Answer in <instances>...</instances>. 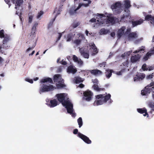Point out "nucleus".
Masks as SVG:
<instances>
[{
	"label": "nucleus",
	"mask_w": 154,
	"mask_h": 154,
	"mask_svg": "<svg viewBox=\"0 0 154 154\" xmlns=\"http://www.w3.org/2000/svg\"><path fill=\"white\" fill-rule=\"evenodd\" d=\"M58 100L62 103L63 105L66 108L67 112L69 113L72 112L73 104L69 101L65 100V97L64 94L61 93L56 95Z\"/></svg>",
	"instance_id": "nucleus-1"
},
{
	"label": "nucleus",
	"mask_w": 154,
	"mask_h": 154,
	"mask_svg": "<svg viewBox=\"0 0 154 154\" xmlns=\"http://www.w3.org/2000/svg\"><path fill=\"white\" fill-rule=\"evenodd\" d=\"M111 95L108 94L107 95L104 96L103 94H99L96 96V98L97 99L100 100H96L94 103V106H98L103 104L104 103H106L107 101L111 98Z\"/></svg>",
	"instance_id": "nucleus-2"
},
{
	"label": "nucleus",
	"mask_w": 154,
	"mask_h": 154,
	"mask_svg": "<svg viewBox=\"0 0 154 154\" xmlns=\"http://www.w3.org/2000/svg\"><path fill=\"white\" fill-rule=\"evenodd\" d=\"M111 8L112 9L114 15H117L120 14L122 11V4L119 2H117L111 5Z\"/></svg>",
	"instance_id": "nucleus-3"
},
{
	"label": "nucleus",
	"mask_w": 154,
	"mask_h": 154,
	"mask_svg": "<svg viewBox=\"0 0 154 154\" xmlns=\"http://www.w3.org/2000/svg\"><path fill=\"white\" fill-rule=\"evenodd\" d=\"M54 89H56V88L52 85H47L43 84L42 87L40 89L39 92L41 94L45 92L51 91H53Z\"/></svg>",
	"instance_id": "nucleus-4"
},
{
	"label": "nucleus",
	"mask_w": 154,
	"mask_h": 154,
	"mask_svg": "<svg viewBox=\"0 0 154 154\" xmlns=\"http://www.w3.org/2000/svg\"><path fill=\"white\" fill-rule=\"evenodd\" d=\"M4 38V39L3 41V44L1 45H0V51L1 52L2 51L1 50L2 48L6 49H8L10 47L8 45H7L8 43L10 40V36L9 35L6 34Z\"/></svg>",
	"instance_id": "nucleus-5"
},
{
	"label": "nucleus",
	"mask_w": 154,
	"mask_h": 154,
	"mask_svg": "<svg viewBox=\"0 0 154 154\" xmlns=\"http://www.w3.org/2000/svg\"><path fill=\"white\" fill-rule=\"evenodd\" d=\"M84 1H88V3H80L77 8L75 9L74 11H70V13L71 14H74L76 13V11L79 9L82 6H84L85 7H87L89 6V5L90 4L91 2L90 0H83Z\"/></svg>",
	"instance_id": "nucleus-6"
},
{
	"label": "nucleus",
	"mask_w": 154,
	"mask_h": 154,
	"mask_svg": "<svg viewBox=\"0 0 154 154\" xmlns=\"http://www.w3.org/2000/svg\"><path fill=\"white\" fill-rule=\"evenodd\" d=\"M38 25V23H35L32 27V31L30 33H29L28 35V37L29 38L31 39H33L35 36V32L36 30V27Z\"/></svg>",
	"instance_id": "nucleus-7"
},
{
	"label": "nucleus",
	"mask_w": 154,
	"mask_h": 154,
	"mask_svg": "<svg viewBox=\"0 0 154 154\" xmlns=\"http://www.w3.org/2000/svg\"><path fill=\"white\" fill-rule=\"evenodd\" d=\"M145 77V75L143 73H137L134 78V82L140 81Z\"/></svg>",
	"instance_id": "nucleus-8"
},
{
	"label": "nucleus",
	"mask_w": 154,
	"mask_h": 154,
	"mask_svg": "<svg viewBox=\"0 0 154 154\" xmlns=\"http://www.w3.org/2000/svg\"><path fill=\"white\" fill-rule=\"evenodd\" d=\"M81 55L84 58L88 59L89 57V54L88 49L84 48H82L79 49Z\"/></svg>",
	"instance_id": "nucleus-9"
},
{
	"label": "nucleus",
	"mask_w": 154,
	"mask_h": 154,
	"mask_svg": "<svg viewBox=\"0 0 154 154\" xmlns=\"http://www.w3.org/2000/svg\"><path fill=\"white\" fill-rule=\"evenodd\" d=\"M78 137L87 144H91V141L88 137L80 132L78 133Z\"/></svg>",
	"instance_id": "nucleus-10"
},
{
	"label": "nucleus",
	"mask_w": 154,
	"mask_h": 154,
	"mask_svg": "<svg viewBox=\"0 0 154 154\" xmlns=\"http://www.w3.org/2000/svg\"><path fill=\"white\" fill-rule=\"evenodd\" d=\"M84 97L83 99L87 101H90L91 99L93 93L90 91H86L83 93Z\"/></svg>",
	"instance_id": "nucleus-11"
},
{
	"label": "nucleus",
	"mask_w": 154,
	"mask_h": 154,
	"mask_svg": "<svg viewBox=\"0 0 154 154\" xmlns=\"http://www.w3.org/2000/svg\"><path fill=\"white\" fill-rule=\"evenodd\" d=\"M53 80L54 82H57L58 83L64 82V80L62 79L61 75L59 74L55 75L53 77Z\"/></svg>",
	"instance_id": "nucleus-12"
},
{
	"label": "nucleus",
	"mask_w": 154,
	"mask_h": 154,
	"mask_svg": "<svg viewBox=\"0 0 154 154\" xmlns=\"http://www.w3.org/2000/svg\"><path fill=\"white\" fill-rule=\"evenodd\" d=\"M137 110L139 113L140 114H143V116H146L147 117H149V114L147 112V110L145 107L137 109Z\"/></svg>",
	"instance_id": "nucleus-13"
},
{
	"label": "nucleus",
	"mask_w": 154,
	"mask_h": 154,
	"mask_svg": "<svg viewBox=\"0 0 154 154\" xmlns=\"http://www.w3.org/2000/svg\"><path fill=\"white\" fill-rule=\"evenodd\" d=\"M152 88H154V87L152 88H148V86H146L144 89L141 91V94L143 95H146L149 94L152 91Z\"/></svg>",
	"instance_id": "nucleus-14"
},
{
	"label": "nucleus",
	"mask_w": 154,
	"mask_h": 154,
	"mask_svg": "<svg viewBox=\"0 0 154 154\" xmlns=\"http://www.w3.org/2000/svg\"><path fill=\"white\" fill-rule=\"evenodd\" d=\"M47 104L51 107H54L57 105V101L55 99L47 101Z\"/></svg>",
	"instance_id": "nucleus-15"
},
{
	"label": "nucleus",
	"mask_w": 154,
	"mask_h": 154,
	"mask_svg": "<svg viewBox=\"0 0 154 154\" xmlns=\"http://www.w3.org/2000/svg\"><path fill=\"white\" fill-rule=\"evenodd\" d=\"M125 29V27L123 26L118 30L117 33V35L118 38H120L124 34V31Z\"/></svg>",
	"instance_id": "nucleus-16"
},
{
	"label": "nucleus",
	"mask_w": 154,
	"mask_h": 154,
	"mask_svg": "<svg viewBox=\"0 0 154 154\" xmlns=\"http://www.w3.org/2000/svg\"><path fill=\"white\" fill-rule=\"evenodd\" d=\"M91 73L95 76H99L102 74V72L98 69L91 70L89 71Z\"/></svg>",
	"instance_id": "nucleus-17"
},
{
	"label": "nucleus",
	"mask_w": 154,
	"mask_h": 154,
	"mask_svg": "<svg viewBox=\"0 0 154 154\" xmlns=\"http://www.w3.org/2000/svg\"><path fill=\"white\" fill-rule=\"evenodd\" d=\"M144 20L142 19H140L139 20L136 21H131V23L132 24V26L133 27H134L140 25L143 23Z\"/></svg>",
	"instance_id": "nucleus-18"
},
{
	"label": "nucleus",
	"mask_w": 154,
	"mask_h": 154,
	"mask_svg": "<svg viewBox=\"0 0 154 154\" xmlns=\"http://www.w3.org/2000/svg\"><path fill=\"white\" fill-rule=\"evenodd\" d=\"M140 56L139 54L132 56L131 58V61L132 63H135L139 60Z\"/></svg>",
	"instance_id": "nucleus-19"
},
{
	"label": "nucleus",
	"mask_w": 154,
	"mask_h": 154,
	"mask_svg": "<svg viewBox=\"0 0 154 154\" xmlns=\"http://www.w3.org/2000/svg\"><path fill=\"white\" fill-rule=\"evenodd\" d=\"M74 66L71 65L69 66L67 69V72L73 74L75 73L77 71V70L76 68H74Z\"/></svg>",
	"instance_id": "nucleus-20"
},
{
	"label": "nucleus",
	"mask_w": 154,
	"mask_h": 154,
	"mask_svg": "<svg viewBox=\"0 0 154 154\" xmlns=\"http://www.w3.org/2000/svg\"><path fill=\"white\" fill-rule=\"evenodd\" d=\"M128 38L129 39L135 38L137 37V35L136 32H132L129 33L128 35Z\"/></svg>",
	"instance_id": "nucleus-21"
},
{
	"label": "nucleus",
	"mask_w": 154,
	"mask_h": 154,
	"mask_svg": "<svg viewBox=\"0 0 154 154\" xmlns=\"http://www.w3.org/2000/svg\"><path fill=\"white\" fill-rule=\"evenodd\" d=\"M124 11L126 13L123 14V15L120 18L121 21H123L125 18H128L130 16L129 11V10L128 9H125Z\"/></svg>",
	"instance_id": "nucleus-22"
},
{
	"label": "nucleus",
	"mask_w": 154,
	"mask_h": 154,
	"mask_svg": "<svg viewBox=\"0 0 154 154\" xmlns=\"http://www.w3.org/2000/svg\"><path fill=\"white\" fill-rule=\"evenodd\" d=\"M12 2L15 4L16 6H20L23 2V0H11Z\"/></svg>",
	"instance_id": "nucleus-23"
},
{
	"label": "nucleus",
	"mask_w": 154,
	"mask_h": 154,
	"mask_svg": "<svg viewBox=\"0 0 154 154\" xmlns=\"http://www.w3.org/2000/svg\"><path fill=\"white\" fill-rule=\"evenodd\" d=\"M41 82L42 83L48 82L51 84H53V81L51 78L49 77L46 78L41 80Z\"/></svg>",
	"instance_id": "nucleus-24"
},
{
	"label": "nucleus",
	"mask_w": 154,
	"mask_h": 154,
	"mask_svg": "<svg viewBox=\"0 0 154 154\" xmlns=\"http://www.w3.org/2000/svg\"><path fill=\"white\" fill-rule=\"evenodd\" d=\"M113 70L112 69H107L106 70L105 74L107 78L109 79L111 76Z\"/></svg>",
	"instance_id": "nucleus-25"
},
{
	"label": "nucleus",
	"mask_w": 154,
	"mask_h": 154,
	"mask_svg": "<svg viewBox=\"0 0 154 154\" xmlns=\"http://www.w3.org/2000/svg\"><path fill=\"white\" fill-rule=\"evenodd\" d=\"M93 88L97 91H104L105 89L104 88H100L97 85L94 84L92 87Z\"/></svg>",
	"instance_id": "nucleus-26"
},
{
	"label": "nucleus",
	"mask_w": 154,
	"mask_h": 154,
	"mask_svg": "<svg viewBox=\"0 0 154 154\" xmlns=\"http://www.w3.org/2000/svg\"><path fill=\"white\" fill-rule=\"evenodd\" d=\"M56 86L57 89H60L66 87V85L63 83H58V84L56 83Z\"/></svg>",
	"instance_id": "nucleus-27"
},
{
	"label": "nucleus",
	"mask_w": 154,
	"mask_h": 154,
	"mask_svg": "<svg viewBox=\"0 0 154 154\" xmlns=\"http://www.w3.org/2000/svg\"><path fill=\"white\" fill-rule=\"evenodd\" d=\"M75 82L76 83L82 82L84 81L82 78L79 77H75Z\"/></svg>",
	"instance_id": "nucleus-28"
},
{
	"label": "nucleus",
	"mask_w": 154,
	"mask_h": 154,
	"mask_svg": "<svg viewBox=\"0 0 154 154\" xmlns=\"http://www.w3.org/2000/svg\"><path fill=\"white\" fill-rule=\"evenodd\" d=\"M106 22L108 23H115V21L113 17H109L106 20Z\"/></svg>",
	"instance_id": "nucleus-29"
},
{
	"label": "nucleus",
	"mask_w": 154,
	"mask_h": 154,
	"mask_svg": "<svg viewBox=\"0 0 154 154\" xmlns=\"http://www.w3.org/2000/svg\"><path fill=\"white\" fill-rule=\"evenodd\" d=\"M131 6L130 2L129 1L126 0L125 1V8H129Z\"/></svg>",
	"instance_id": "nucleus-30"
},
{
	"label": "nucleus",
	"mask_w": 154,
	"mask_h": 154,
	"mask_svg": "<svg viewBox=\"0 0 154 154\" xmlns=\"http://www.w3.org/2000/svg\"><path fill=\"white\" fill-rule=\"evenodd\" d=\"M144 49H145V47L143 46H142L140 48V49H138L137 50L135 51L134 52V53H138L139 52H143L144 51Z\"/></svg>",
	"instance_id": "nucleus-31"
},
{
	"label": "nucleus",
	"mask_w": 154,
	"mask_h": 154,
	"mask_svg": "<svg viewBox=\"0 0 154 154\" xmlns=\"http://www.w3.org/2000/svg\"><path fill=\"white\" fill-rule=\"evenodd\" d=\"M77 122L79 125V128H80L83 125L82 119L81 117H79L77 119Z\"/></svg>",
	"instance_id": "nucleus-32"
},
{
	"label": "nucleus",
	"mask_w": 154,
	"mask_h": 154,
	"mask_svg": "<svg viewBox=\"0 0 154 154\" xmlns=\"http://www.w3.org/2000/svg\"><path fill=\"white\" fill-rule=\"evenodd\" d=\"M153 17L151 14H148L145 17V20L146 21H149L151 18Z\"/></svg>",
	"instance_id": "nucleus-33"
},
{
	"label": "nucleus",
	"mask_w": 154,
	"mask_h": 154,
	"mask_svg": "<svg viewBox=\"0 0 154 154\" xmlns=\"http://www.w3.org/2000/svg\"><path fill=\"white\" fill-rule=\"evenodd\" d=\"M148 105L152 109H154V102L150 101L148 102Z\"/></svg>",
	"instance_id": "nucleus-34"
},
{
	"label": "nucleus",
	"mask_w": 154,
	"mask_h": 154,
	"mask_svg": "<svg viewBox=\"0 0 154 154\" xmlns=\"http://www.w3.org/2000/svg\"><path fill=\"white\" fill-rule=\"evenodd\" d=\"M57 14L55 16L54 18L53 19V20L52 22H51L49 23V24H48V28H50L51 27V26L53 25V22L55 21V19L56 18L57 16Z\"/></svg>",
	"instance_id": "nucleus-35"
},
{
	"label": "nucleus",
	"mask_w": 154,
	"mask_h": 154,
	"mask_svg": "<svg viewBox=\"0 0 154 154\" xmlns=\"http://www.w3.org/2000/svg\"><path fill=\"white\" fill-rule=\"evenodd\" d=\"M34 16L33 15H30L29 16V18H28V23H32V19L33 18V17Z\"/></svg>",
	"instance_id": "nucleus-36"
},
{
	"label": "nucleus",
	"mask_w": 154,
	"mask_h": 154,
	"mask_svg": "<svg viewBox=\"0 0 154 154\" xmlns=\"http://www.w3.org/2000/svg\"><path fill=\"white\" fill-rule=\"evenodd\" d=\"M81 42V40L79 39H77L74 40V43L76 45H79L80 44Z\"/></svg>",
	"instance_id": "nucleus-37"
},
{
	"label": "nucleus",
	"mask_w": 154,
	"mask_h": 154,
	"mask_svg": "<svg viewBox=\"0 0 154 154\" xmlns=\"http://www.w3.org/2000/svg\"><path fill=\"white\" fill-rule=\"evenodd\" d=\"M5 36L4 34V30L3 29L0 30V38H2Z\"/></svg>",
	"instance_id": "nucleus-38"
},
{
	"label": "nucleus",
	"mask_w": 154,
	"mask_h": 154,
	"mask_svg": "<svg viewBox=\"0 0 154 154\" xmlns=\"http://www.w3.org/2000/svg\"><path fill=\"white\" fill-rule=\"evenodd\" d=\"M72 39V35L70 34L68 35L67 36V41H69Z\"/></svg>",
	"instance_id": "nucleus-39"
},
{
	"label": "nucleus",
	"mask_w": 154,
	"mask_h": 154,
	"mask_svg": "<svg viewBox=\"0 0 154 154\" xmlns=\"http://www.w3.org/2000/svg\"><path fill=\"white\" fill-rule=\"evenodd\" d=\"M92 49L93 50V51L94 52L92 53L93 55H95L98 52V51L96 47Z\"/></svg>",
	"instance_id": "nucleus-40"
},
{
	"label": "nucleus",
	"mask_w": 154,
	"mask_h": 154,
	"mask_svg": "<svg viewBox=\"0 0 154 154\" xmlns=\"http://www.w3.org/2000/svg\"><path fill=\"white\" fill-rule=\"evenodd\" d=\"M44 12L43 11H41L40 12H39L37 16V18H39L43 14Z\"/></svg>",
	"instance_id": "nucleus-41"
},
{
	"label": "nucleus",
	"mask_w": 154,
	"mask_h": 154,
	"mask_svg": "<svg viewBox=\"0 0 154 154\" xmlns=\"http://www.w3.org/2000/svg\"><path fill=\"white\" fill-rule=\"evenodd\" d=\"M35 45H36L35 43H34L32 47H29V48H28L26 50V51L28 52L30 50L32 49L33 48H34L35 47Z\"/></svg>",
	"instance_id": "nucleus-42"
},
{
	"label": "nucleus",
	"mask_w": 154,
	"mask_h": 154,
	"mask_svg": "<svg viewBox=\"0 0 154 154\" xmlns=\"http://www.w3.org/2000/svg\"><path fill=\"white\" fill-rule=\"evenodd\" d=\"M72 59L73 61L76 62H77L79 60L77 57L75 55H73Z\"/></svg>",
	"instance_id": "nucleus-43"
},
{
	"label": "nucleus",
	"mask_w": 154,
	"mask_h": 154,
	"mask_svg": "<svg viewBox=\"0 0 154 154\" xmlns=\"http://www.w3.org/2000/svg\"><path fill=\"white\" fill-rule=\"evenodd\" d=\"M80 24V23L79 22L74 23L72 24V26L73 28H75L77 27Z\"/></svg>",
	"instance_id": "nucleus-44"
},
{
	"label": "nucleus",
	"mask_w": 154,
	"mask_h": 154,
	"mask_svg": "<svg viewBox=\"0 0 154 154\" xmlns=\"http://www.w3.org/2000/svg\"><path fill=\"white\" fill-rule=\"evenodd\" d=\"M131 31V29L130 28H128L127 29L126 31L124 33L125 35L128 34L129 33H130V32Z\"/></svg>",
	"instance_id": "nucleus-45"
},
{
	"label": "nucleus",
	"mask_w": 154,
	"mask_h": 154,
	"mask_svg": "<svg viewBox=\"0 0 154 154\" xmlns=\"http://www.w3.org/2000/svg\"><path fill=\"white\" fill-rule=\"evenodd\" d=\"M77 62L80 66H82L83 63V61H82L80 59H79Z\"/></svg>",
	"instance_id": "nucleus-46"
},
{
	"label": "nucleus",
	"mask_w": 154,
	"mask_h": 154,
	"mask_svg": "<svg viewBox=\"0 0 154 154\" xmlns=\"http://www.w3.org/2000/svg\"><path fill=\"white\" fill-rule=\"evenodd\" d=\"M142 68L143 70H147L148 69V68L146 67V64H143L142 66Z\"/></svg>",
	"instance_id": "nucleus-47"
},
{
	"label": "nucleus",
	"mask_w": 154,
	"mask_h": 154,
	"mask_svg": "<svg viewBox=\"0 0 154 154\" xmlns=\"http://www.w3.org/2000/svg\"><path fill=\"white\" fill-rule=\"evenodd\" d=\"M59 36L57 38V39L56 40V42L58 41L60 39L62 35V33H59Z\"/></svg>",
	"instance_id": "nucleus-48"
},
{
	"label": "nucleus",
	"mask_w": 154,
	"mask_h": 154,
	"mask_svg": "<svg viewBox=\"0 0 154 154\" xmlns=\"http://www.w3.org/2000/svg\"><path fill=\"white\" fill-rule=\"evenodd\" d=\"M106 65V62H103L102 63H100L99 64V66L100 67H105Z\"/></svg>",
	"instance_id": "nucleus-49"
},
{
	"label": "nucleus",
	"mask_w": 154,
	"mask_h": 154,
	"mask_svg": "<svg viewBox=\"0 0 154 154\" xmlns=\"http://www.w3.org/2000/svg\"><path fill=\"white\" fill-rule=\"evenodd\" d=\"M148 69L149 71H151L154 69V65L152 66H149L148 67Z\"/></svg>",
	"instance_id": "nucleus-50"
},
{
	"label": "nucleus",
	"mask_w": 154,
	"mask_h": 154,
	"mask_svg": "<svg viewBox=\"0 0 154 154\" xmlns=\"http://www.w3.org/2000/svg\"><path fill=\"white\" fill-rule=\"evenodd\" d=\"M90 46L92 49H93L96 46L94 42L91 43V45H90Z\"/></svg>",
	"instance_id": "nucleus-51"
},
{
	"label": "nucleus",
	"mask_w": 154,
	"mask_h": 154,
	"mask_svg": "<svg viewBox=\"0 0 154 154\" xmlns=\"http://www.w3.org/2000/svg\"><path fill=\"white\" fill-rule=\"evenodd\" d=\"M142 40L143 38H140L138 39L135 41L134 43L136 44H137Z\"/></svg>",
	"instance_id": "nucleus-52"
},
{
	"label": "nucleus",
	"mask_w": 154,
	"mask_h": 154,
	"mask_svg": "<svg viewBox=\"0 0 154 154\" xmlns=\"http://www.w3.org/2000/svg\"><path fill=\"white\" fill-rule=\"evenodd\" d=\"M73 134H78V133L79 132H78V129H75L73 130Z\"/></svg>",
	"instance_id": "nucleus-53"
},
{
	"label": "nucleus",
	"mask_w": 154,
	"mask_h": 154,
	"mask_svg": "<svg viewBox=\"0 0 154 154\" xmlns=\"http://www.w3.org/2000/svg\"><path fill=\"white\" fill-rule=\"evenodd\" d=\"M154 85L153 82H151L150 84L146 86H148V88H151V87Z\"/></svg>",
	"instance_id": "nucleus-54"
},
{
	"label": "nucleus",
	"mask_w": 154,
	"mask_h": 154,
	"mask_svg": "<svg viewBox=\"0 0 154 154\" xmlns=\"http://www.w3.org/2000/svg\"><path fill=\"white\" fill-rule=\"evenodd\" d=\"M5 2L8 5L9 7V8L11 6V4L10 1L9 0H5Z\"/></svg>",
	"instance_id": "nucleus-55"
},
{
	"label": "nucleus",
	"mask_w": 154,
	"mask_h": 154,
	"mask_svg": "<svg viewBox=\"0 0 154 154\" xmlns=\"http://www.w3.org/2000/svg\"><path fill=\"white\" fill-rule=\"evenodd\" d=\"M60 63L63 65H66L67 64V62L63 60L60 62Z\"/></svg>",
	"instance_id": "nucleus-56"
},
{
	"label": "nucleus",
	"mask_w": 154,
	"mask_h": 154,
	"mask_svg": "<svg viewBox=\"0 0 154 154\" xmlns=\"http://www.w3.org/2000/svg\"><path fill=\"white\" fill-rule=\"evenodd\" d=\"M96 16H99L100 18H101L104 16V15L103 14H99V13H97L96 14Z\"/></svg>",
	"instance_id": "nucleus-57"
},
{
	"label": "nucleus",
	"mask_w": 154,
	"mask_h": 154,
	"mask_svg": "<svg viewBox=\"0 0 154 154\" xmlns=\"http://www.w3.org/2000/svg\"><path fill=\"white\" fill-rule=\"evenodd\" d=\"M125 70V69H123L122 70L120 71H119L117 72V75H121L122 74V73L123 72H124Z\"/></svg>",
	"instance_id": "nucleus-58"
},
{
	"label": "nucleus",
	"mask_w": 154,
	"mask_h": 154,
	"mask_svg": "<svg viewBox=\"0 0 154 154\" xmlns=\"http://www.w3.org/2000/svg\"><path fill=\"white\" fill-rule=\"evenodd\" d=\"M150 21V22L154 26V16H153V17L151 18Z\"/></svg>",
	"instance_id": "nucleus-59"
},
{
	"label": "nucleus",
	"mask_w": 154,
	"mask_h": 154,
	"mask_svg": "<svg viewBox=\"0 0 154 154\" xmlns=\"http://www.w3.org/2000/svg\"><path fill=\"white\" fill-rule=\"evenodd\" d=\"M96 19L95 18H93L91 19L89 21V22L91 23H94L96 22Z\"/></svg>",
	"instance_id": "nucleus-60"
},
{
	"label": "nucleus",
	"mask_w": 154,
	"mask_h": 154,
	"mask_svg": "<svg viewBox=\"0 0 154 154\" xmlns=\"http://www.w3.org/2000/svg\"><path fill=\"white\" fill-rule=\"evenodd\" d=\"M152 78V75L151 74L147 75L146 76V78L147 79H151Z\"/></svg>",
	"instance_id": "nucleus-61"
},
{
	"label": "nucleus",
	"mask_w": 154,
	"mask_h": 154,
	"mask_svg": "<svg viewBox=\"0 0 154 154\" xmlns=\"http://www.w3.org/2000/svg\"><path fill=\"white\" fill-rule=\"evenodd\" d=\"M26 80L31 83H33V81L32 79H27Z\"/></svg>",
	"instance_id": "nucleus-62"
},
{
	"label": "nucleus",
	"mask_w": 154,
	"mask_h": 154,
	"mask_svg": "<svg viewBox=\"0 0 154 154\" xmlns=\"http://www.w3.org/2000/svg\"><path fill=\"white\" fill-rule=\"evenodd\" d=\"M110 35L112 37H114L115 35V33L114 32H112L111 33Z\"/></svg>",
	"instance_id": "nucleus-63"
},
{
	"label": "nucleus",
	"mask_w": 154,
	"mask_h": 154,
	"mask_svg": "<svg viewBox=\"0 0 154 154\" xmlns=\"http://www.w3.org/2000/svg\"><path fill=\"white\" fill-rule=\"evenodd\" d=\"M84 86L85 85L82 83L80 84L79 85V87L80 88H83Z\"/></svg>",
	"instance_id": "nucleus-64"
}]
</instances>
